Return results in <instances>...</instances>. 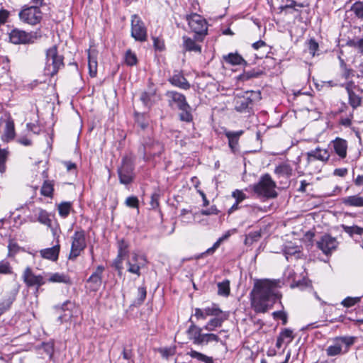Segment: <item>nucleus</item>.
<instances>
[{
  "label": "nucleus",
  "mask_w": 363,
  "mask_h": 363,
  "mask_svg": "<svg viewBox=\"0 0 363 363\" xmlns=\"http://www.w3.org/2000/svg\"><path fill=\"white\" fill-rule=\"evenodd\" d=\"M160 191H155L151 195V200L150 202V206L152 209H157L160 206Z\"/></svg>",
  "instance_id": "50"
},
{
  "label": "nucleus",
  "mask_w": 363,
  "mask_h": 363,
  "mask_svg": "<svg viewBox=\"0 0 363 363\" xmlns=\"http://www.w3.org/2000/svg\"><path fill=\"white\" fill-rule=\"evenodd\" d=\"M135 164L130 156H124L121 164L118 167L117 172L120 183L124 185L131 184L135 179Z\"/></svg>",
  "instance_id": "4"
},
{
  "label": "nucleus",
  "mask_w": 363,
  "mask_h": 363,
  "mask_svg": "<svg viewBox=\"0 0 363 363\" xmlns=\"http://www.w3.org/2000/svg\"><path fill=\"white\" fill-rule=\"evenodd\" d=\"M187 334L189 338L192 340L195 345H200L201 339L204 333H202V328L196 325L194 323H191V325L188 328Z\"/></svg>",
  "instance_id": "22"
},
{
  "label": "nucleus",
  "mask_w": 363,
  "mask_h": 363,
  "mask_svg": "<svg viewBox=\"0 0 363 363\" xmlns=\"http://www.w3.org/2000/svg\"><path fill=\"white\" fill-rule=\"evenodd\" d=\"M201 213L205 216L217 215L218 213V210L216 206H212L208 209L201 210Z\"/></svg>",
  "instance_id": "63"
},
{
  "label": "nucleus",
  "mask_w": 363,
  "mask_h": 363,
  "mask_svg": "<svg viewBox=\"0 0 363 363\" xmlns=\"http://www.w3.org/2000/svg\"><path fill=\"white\" fill-rule=\"evenodd\" d=\"M219 337L213 333H204L201 339V345H207L211 342H219Z\"/></svg>",
  "instance_id": "47"
},
{
  "label": "nucleus",
  "mask_w": 363,
  "mask_h": 363,
  "mask_svg": "<svg viewBox=\"0 0 363 363\" xmlns=\"http://www.w3.org/2000/svg\"><path fill=\"white\" fill-rule=\"evenodd\" d=\"M300 250L298 247H286L284 253L286 258L289 259V256L296 255L299 253Z\"/></svg>",
  "instance_id": "59"
},
{
  "label": "nucleus",
  "mask_w": 363,
  "mask_h": 363,
  "mask_svg": "<svg viewBox=\"0 0 363 363\" xmlns=\"http://www.w3.org/2000/svg\"><path fill=\"white\" fill-rule=\"evenodd\" d=\"M88 67L90 77H95L97 74V60L91 53L89 54Z\"/></svg>",
  "instance_id": "38"
},
{
  "label": "nucleus",
  "mask_w": 363,
  "mask_h": 363,
  "mask_svg": "<svg viewBox=\"0 0 363 363\" xmlns=\"http://www.w3.org/2000/svg\"><path fill=\"white\" fill-rule=\"evenodd\" d=\"M169 83L181 89L188 90L191 87V84L184 77L182 71L175 70L173 74L169 78Z\"/></svg>",
  "instance_id": "18"
},
{
  "label": "nucleus",
  "mask_w": 363,
  "mask_h": 363,
  "mask_svg": "<svg viewBox=\"0 0 363 363\" xmlns=\"http://www.w3.org/2000/svg\"><path fill=\"white\" fill-rule=\"evenodd\" d=\"M274 173L278 177L289 178L292 175L293 169L290 164L287 163H282L276 167Z\"/></svg>",
  "instance_id": "29"
},
{
  "label": "nucleus",
  "mask_w": 363,
  "mask_h": 363,
  "mask_svg": "<svg viewBox=\"0 0 363 363\" xmlns=\"http://www.w3.org/2000/svg\"><path fill=\"white\" fill-rule=\"evenodd\" d=\"M166 96L169 98V105L175 104L179 109L190 108L184 94L175 91H169Z\"/></svg>",
  "instance_id": "16"
},
{
  "label": "nucleus",
  "mask_w": 363,
  "mask_h": 363,
  "mask_svg": "<svg viewBox=\"0 0 363 363\" xmlns=\"http://www.w3.org/2000/svg\"><path fill=\"white\" fill-rule=\"evenodd\" d=\"M54 191V182L46 179L44 181L40 189V194L46 197L52 198Z\"/></svg>",
  "instance_id": "31"
},
{
  "label": "nucleus",
  "mask_w": 363,
  "mask_h": 363,
  "mask_svg": "<svg viewBox=\"0 0 363 363\" xmlns=\"http://www.w3.org/2000/svg\"><path fill=\"white\" fill-rule=\"evenodd\" d=\"M147 260L145 256L133 252L127 259V271L138 277L140 276V269L146 266Z\"/></svg>",
  "instance_id": "11"
},
{
  "label": "nucleus",
  "mask_w": 363,
  "mask_h": 363,
  "mask_svg": "<svg viewBox=\"0 0 363 363\" xmlns=\"http://www.w3.org/2000/svg\"><path fill=\"white\" fill-rule=\"evenodd\" d=\"M347 94L349 97V104L353 109H355L361 105L362 99L354 92L347 93Z\"/></svg>",
  "instance_id": "43"
},
{
  "label": "nucleus",
  "mask_w": 363,
  "mask_h": 363,
  "mask_svg": "<svg viewBox=\"0 0 363 363\" xmlns=\"http://www.w3.org/2000/svg\"><path fill=\"white\" fill-rule=\"evenodd\" d=\"M228 317V315L225 313L220 314L219 316H215L207 323L203 328L208 331H213L216 328L220 327Z\"/></svg>",
  "instance_id": "26"
},
{
  "label": "nucleus",
  "mask_w": 363,
  "mask_h": 363,
  "mask_svg": "<svg viewBox=\"0 0 363 363\" xmlns=\"http://www.w3.org/2000/svg\"><path fill=\"white\" fill-rule=\"evenodd\" d=\"M36 33H26L18 29H13L9 34L10 41L13 44L33 43L37 39Z\"/></svg>",
  "instance_id": "14"
},
{
  "label": "nucleus",
  "mask_w": 363,
  "mask_h": 363,
  "mask_svg": "<svg viewBox=\"0 0 363 363\" xmlns=\"http://www.w3.org/2000/svg\"><path fill=\"white\" fill-rule=\"evenodd\" d=\"M22 279L28 287H36L37 291L41 286L46 283L44 277L40 274H35L30 267H27L23 271Z\"/></svg>",
  "instance_id": "13"
},
{
  "label": "nucleus",
  "mask_w": 363,
  "mask_h": 363,
  "mask_svg": "<svg viewBox=\"0 0 363 363\" xmlns=\"http://www.w3.org/2000/svg\"><path fill=\"white\" fill-rule=\"evenodd\" d=\"M20 19L30 25H36L42 19V13L37 6L26 7L19 13Z\"/></svg>",
  "instance_id": "10"
},
{
  "label": "nucleus",
  "mask_w": 363,
  "mask_h": 363,
  "mask_svg": "<svg viewBox=\"0 0 363 363\" xmlns=\"http://www.w3.org/2000/svg\"><path fill=\"white\" fill-rule=\"evenodd\" d=\"M125 62L128 66H133L137 64L136 55L130 50H128L125 54Z\"/></svg>",
  "instance_id": "46"
},
{
  "label": "nucleus",
  "mask_w": 363,
  "mask_h": 363,
  "mask_svg": "<svg viewBox=\"0 0 363 363\" xmlns=\"http://www.w3.org/2000/svg\"><path fill=\"white\" fill-rule=\"evenodd\" d=\"M124 257H119V255H117V257L114 259L113 262V267L116 268V269L118 270V274L120 275L121 274L122 269H123V259Z\"/></svg>",
  "instance_id": "58"
},
{
  "label": "nucleus",
  "mask_w": 363,
  "mask_h": 363,
  "mask_svg": "<svg viewBox=\"0 0 363 363\" xmlns=\"http://www.w3.org/2000/svg\"><path fill=\"white\" fill-rule=\"evenodd\" d=\"M15 137L14 123L12 120H7L6 122L4 133L1 136L3 141L9 142Z\"/></svg>",
  "instance_id": "27"
},
{
  "label": "nucleus",
  "mask_w": 363,
  "mask_h": 363,
  "mask_svg": "<svg viewBox=\"0 0 363 363\" xmlns=\"http://www.w3.org/2000/svg\"><path fill=\"white\" fill-rule=\"evenodd\" d=\"M183 43L184 49L186 51H194L196 52H201V47L199 45L196 44L194 40L189 37H183Z\"/></svg>",
  "instance_id": "30"
},
{
  "label": "nucleus",
  "mask_w": 363,
  "mask_h": 363,
  "mask_svg": "<svg viewBox=\"0 0 363 363\" xmlns=\"http://www.w3.org/2000/svg\"><path fill=\"white\" fill-rule=\"evenodd\" d=\"M279 337L288 345L294 339L293 332L289 329H284L279 335Z\"/></svg>",
  "instance_id": "52"
},
{
  "label": "nucleus",
  "mask_w": 363,
  "mask_h": 363,
  "mask_svg": "<svg viewBox=\"0 0 363 363\" xmlns=\"http://www.w3.org/2000/svg\"><path fill=\"white\" fill-rule=\"evenodd\" d=\"M231 235V231L230 230H228L227 231L222 237H220L214 244L213 245L208 248L206 252H205V254H207V255H211L213 253H214V252L216 251V249H218L219 247V246L220 245V244L228 239V238Z\"/></svg>",
  "instance_id": "37"
},
{
  "label": "nucleus",
  "mask_w": 363,
  "mask_h": 363,
  "mask_svg": "<svg viewBox=\"0 0 363 363\" xmlns=\"http://www.w3.org/2000/svg\"><path fill=\"white\" fill-rule=\"evenodd\" d=\"M38 221L45 225H51L49 213L45 210L41 208L38 210Z\"/></svg>",
  "instance_id": "39"
},
{
  "label": "nucleus",
  "mask_w": 363,
  "mask_h": 363,
  "mask_svg": "<svg viewBox=\"0 0 363 363\" xmlns=\"http://www.w3.org/2000/svg\"><path fill=\"white\" fill-rule=\"evenodd\" d=\"M187 355L190 356L193 359H196L199 362L204 363H213L212 357H208L206 354L199 352L196 350H191L187 352Z\"/></svg>",
  "instance_id": "35"
},
{
  "label": "nucleus",
  "mask_w": 363,
  "mask_h": 363,
  "mask_svg": "<svg viewBox=\"0 0 363 363\" xmlns=\"http://www.w3.org/2000/svg\"><path fill=\"white\" fill-rule=\"evenodd\" d=\"M359 301H360V298H359V297L352 298V297L348 296L342 301L341 304L345 307L349 308V307H352V306H354Z\"/></svg>",
  "instance_id": "54"
},
{
  "label": "nucleus",
  "mask_w": 363,
  "mask_h": 363,
  "mask_svg": "<svg viewBox=\"0 0 363 363\" xmlns=\"http://www.w3.org/2000/svg\"><path fill=\"white\" fill-rule=\"evenodd\" d=\"M104 271V267L99 265L96 269L87 279V284H89V289L91 291H97L102 284V274Z\"/></svg>",
  "instance_id": "15"
},
{
  "label": "nucleus",
  "mask_w": 363,
  "mask_h": 363,
  "mask_svg": "<svg viewBox=\"0 0 363 363\" xmlns=\"http://www.w3.org/2000/svg\"><path fill=\"white\" fill-rule=\"evenodd\" d=\"M161 356L166 359H168L170 357H172L176 353V347L172 346L169 347H160L157 350Z\"/></svg>",
  "instance_id": "41"
},
{
  "label": "nucleus",
  "mask_w": 363,
  "mask_h": 363,
  "mask_svg": "<svg viewBox=\"0 0 363 363\" xmlns=\"http://www.w3.org/2000/svg\"><path fill=\"white\" fill-rule=\"evenodd\" d=\"M147 291L145 286H140L138 289V298L136 300V303L140 305L143 303L146 298Z\"/></svg>",
  "instance_id": "55"
},
{
  "label": "nucleus",
  "mask_w": 363,
  "mask_h": 363,
  "mask_svg": "<svg viewBox=\"0 0 363 363\" xmlns=\"http://www.w3.org/2000/svg\"><path fill=\"white\" fill-rule=\"evenodd\" d=\"M12 272V267L9 261L6 259L0 261V274H11Z\"/></svg>",
  "instance_id": "49"
},
{
  "label": "nucleus",
  "mask_w": 363,
  "mask_h": 363,
  "mask_svg": "<svg viewBox=\"0 0 363 363\" xmlns=\"http://www.w3.org/2000/svg\"><path fill=\"white\" fill-rule=\"evenodd\" d=\"M272 316L274 319H281L283 325L287 323V313L284 311H274L272 313Z\"/></svg>",
  "instance_id": "56"
},
{
  "label": "nucleus",
  "mask_w": 363,
  "mask_h": 363,
  "mask_svg": "<svg viewBox=\"0 0 363 363\" xmlns=\"http://www.w3.org/2000/svg\"><path fill=\"white\" fill-rule=\"evenodd\" d=\"M315 245L318 250L328 257L337 249L339 242L336 238L333 237L330 234L324 233L318 238L315 241Z\"/></svg>",
  "instance_id": "7"
},
{
  "label": "nucleus",
  "mask_w": 363,
  "mask_h": 363,
  "mask_svg": "<svg viewBox=\"0 0 363 363\" xmlns=\"http://www.w3.org/2000/svg\"><path fill=\"white\" fill-rule=\"evenodd\" d=\"M276 183L269 174L261 177L259 182L254 185L253 190L258 196L265 198H275L277 193L275 191Z\"/></svg>",
  "instance_id": "5"
},
{
  "label": "nucleus",
  "mask_w": 363,
  "mask_h": 363,
  "mask_svg": "<svg viewBox=\"0 0 363 363\" xmlns=\"http://www.w3.org/2000/svg\"><path fill=\"white\" fill-rule=\"evenodd\" d=\"M342 230L348 234L350 237L354 235H362L363 234V228L358 225L349 226L345 224L341 225Z\"/></svg>",
  "instance_id": "34"
},
{
  "label": "nucleus",
  "mask_w": 363,
  "mask_h": 363,
  "mask_svg": "<svg viewBox=\"0 0 363 363\" xmlns=\"http://www.w3.org/2000/svg\"><path fill=\"white\" fill-rule=\"evenodd\" d=\"M127 206L130 208H138L139 201L138 199L135 196H128L125 201Z\"/></svg>",
  "instance_id": "57"
},
{
  "label": "nucleus",
  "mask_w": 363,
  "mask_h": 363,
  "mask_svg": "<svg viewBox=\"0 0 363 363\" xmlns=\"http://www.w3.org/2000/svg\"><path fill=\"white\" fill-rule=\"evenodd\" d=\"M259 76V74L255 71H249L245 72L242 74L240 75V78L242 80H248L250 79L257 77Z\"/></svg>",
  "instance_id": "62"
},
{
  "label": "nucleus",
  "mask_w": 363,
  "mask_h": 363,
  "mask_svg": "<svg viewBox=\"0 0 363 363\" xmlns=\"http://www.w3.org/2000/svg\"><path fill=\"white\" fill-rule=\"evenodd\" d=\"M48 281L52 283H65L68 284L70 282L69 276L64 273H53L50 274Z\"/></svg>",
  "instance_id": "32"
},
{
  "label": "nucleus",
  "mask_w": 363,
  "mask_h": 363,
  "mask_svg": "<svg viewBox=\"0 0 363 363\" xmlns=\"http://www.w3.org/2000/svg\"><path fill=\"white\" fill-rule=\"evenodd\" d=\"M318 43L314 39H311L308 41V50L309 52L312 55H315V53L318 50Z\"/></svg>",
  "instance_id": "60"
},
{
  "label": "nucleus",
  "mask_w": 363,
  "mask_h": 363,
  "mask_svg": "<svg viewBox=\"0 0 363 363\" xmlns=\"http://www.w3.org/2000/svg\"><path fill=\"white\" fill-rule=\"evenodd\" d=\"M330 144L340 159H345L347 157V142L345 140L336 138Z\"/></svg>",
  "instance_id": "21"
},
{
  "label": "nucleus",
  "mask_w": 363,
  "mask_h": 363,
  "mask_svg": "<svg viewBox=\"0 0 363 363\" xmlns=\"http://www.w3.org/2000/svg\"><path fill=\"white\" fill-rule=\"evenodd\" d=\"M131 35L135 40L146 41L147 34V29L138 15H133L131 18Z\"/></svg>",
  "instance_id": "12"
},
{
  "label": "nucleus",
  "mask_w": 363,
  "mask_h": 363,
  "mask_svg": "<svg viewBox=\"0 0 363 363\" xmlns=\"http://www.w3.org/2000/svg\"><path fill=\"white\" fill-rule=\"evenodd\" d=\"M182 112L179 114V118L182 121L191 122L193 119L192 114L190 111V108L179 109Z\"/></svg>",
  "instance_id": "53"
},
{
  "label": "nucleus",
  "mask_w": 363,
  "mask_h": 363,
  "mask_svg": "<svg viewBox=\"0 0 363 363\" xmlns=\"http://www.w3.org/2000/svg\"><path fill=\"white\" fill-rule=\"evenodd\" d=\"M261 238L260 231L250 232L245 236V244L252 245L254 242H257Z\"/></svg>",
  "instance_id": "44"
},
{
  "label": "nucleus",
  "mask_w": 363,
  "mask_h": 363,
  "mask_svg": "<svg viewBox=\"0 0 363 363\" xmlns=\"http://www.w3.org/2000/svg\"><path fill=\"white\" fill-rule=\"evenodd\" d=\"M60 245L57 243L52 247L45 248L40 251V254L44 259L56 261L58 259Z\"/></svg>",
  "instance_id": "23"
},
{
  "label": "nucleus",
  "mask_w": 363,
  "mask_h": 363,
  "mask_svg": "<svg viewBox=\"0 0 363 363\" xmlns=\"http://www.w3.org/2000/svg\"><path fill=\"white\" fill-rule=\"evenodd\" d=\"M118 255L119 257H126L128 254V245L124 240L118 242Z\"/></svg>",
  "instance_id": "45"
},
{
  "label": "nucleus",
  "mask_w": 363,
  "mask_h": 363,
  "mask_svg": "<svg viewBox=\"0 0 363 363\" xmlns=\"http://www.w3.org/2000/svg\"><path fill=\"white\" fill-rule=\"evenodd\" d=\"M343 86L345 88L347 93L354 92V91L357 89V86L353 81L346 82Z\"/></svg>",
  "instance_id": "64"
},
{
  "label": "nucleus",
  "mask_w": 363,
  "mask_h": 363,
  "mask_svg": "<svg viewBox=\"0 0 363 363\" xmlns=\"http://www.w3.org/2000/svg\"><path fill=\"white\" fill-rule=\"evenodd\" d=\"M347 44L350 47L357 49L361 52H363V38L350 40Z\"/></svg>",
  "instance_id": "51"
},
{
  "label": "nucleus",
  "mask_w": 363,
  "mask_h": 363,
  "mask_svg": "<svg viewBox=\"0 0 363 363\" xmlns=\"http://www.w3.org/2000/svg\"><path fill=\"white\" fill-rule=\"evenodd\" d=\"M355 337L352 336H340L333 340V342L325 350L328 357H334L346 354L350 347L354 345Z\"/></svg>",
  "instance_id": "2"
},
{
  "label": "nucleus",
  "mask_w": 363,
  "mask_h": 363,
  "mask_svg": "<svg viewBox=\"0 0 363 363\" xmlns=\"http://www.w3.org/2000/svg\"><path fill=\"white\" fill-rule=\"evenodd\" d=\"M192 32L198 35L207 34L208 24L204 18L197 13H191L186 17Z\"/></svg>",
  "instance_id": "9"
},
{
  "label": "nucleus",
  "mask_w": 363,
  "mask_h": 363,
  "mask_svg": "<svg viewBox=\"0 0 363 363\" xmlns=\"http://www.w3.org/2000/svg\"><path fill=\"white\" fill-rule=\"evenodd\" d=\"M164 150L162 144L150 138L144 145L145 155L148 157L160 156Z\"/></svg>",
  "instance_id": "17"
},
{
  "label": "nucleus",
  "mask_w": 363,
  "mask_h": 363,
  "mask_svg": "<svg viewBox=\"0 0 363 363\" xmlns=\"http://www.w3.org/2000/svg\"><path fill=\"white\" fill-rule=\"evenodd\" d=\"M86 247L85 232L82 230L75 231L72 237V245L69 259L75 260Z\"/></svg>",
  "instance_id": "8"
},
{
  "label": "nucleus",
  "mask_w": 363,
  "mask_h": 363,
  "mask_svg": "<svg viewBox=\"0 0 363 363\" xmlns=\"http://www.w3.org/2000/svg\"><path fill=\"white\" fill-rule=\"evenodd\" d=\"M72 208V204L70 202H62L58 206V212L59 215L62 218H67L69 213Z\"/></svg>",
  "instance_id": "40"
},
{
  "label": "nucleus",
  "mask_w": 363,
  "mask_h": 363,
  "mask_svg": "<svg viewBox=\"0 0 363 363\" xmlns=\"http://www.w3.org/2000/svg\"><path fill=\"white\" fill-rule=\"evenodd\" d=\"M351 11L355 14V16L363 21V2L357 1L352 4Z\"/></svg>",
  "instance_id": "42"
},
{
  "label": "nucleus",
  "mask_w": 363,
  "mask_h": 363,
  "mask_svg": "<svg viewBox=\"0 0 363 363\" xmlns=\"http://www.w3.org/2000/svg\"><path fill=\"white\" fill-rule=\"evenodd\" d=\"M218 294L222 296L227 297L230 294V281L225 279L221 282H218Z\"/></svg>",
  "instance_id": "36"
},
{
  "label": "nucleus",
  "mask_w": 363,
  "mask_h": 363,
  "mask_svg": "<svg viewBox=\"0 0 363 363\" xmlns=\"http://www.w3.org/2000/svg\"><path fill=\"white\" fill-rule=\"evenodd\" d=\"M205 313L208 316H219L223 312L215 304L211 307L205 308Z\"/></svg>",
  "instance_id": "48"
},
{
  "label": "nucleus",
  "mask_w": 363,
  "mask_h": 363,
  "mask_svg": "<svg viewBox=\"0 0 363 363\" xmlns=\"http://www.w3.org/2000/svg\"><path fill=\"white\" fill-rule=\"evenodd\" d=\"M224 61L231 65H247V61L238 52H230L223 57Z\"/></svg>",
  "instance_id": "24"
},
{
  "label": "nucleus",
  "mask_w": 363,
  "mask_h": 363,
  "mask_svg": "<svg viewBox=\"0 0 363 363\" xmlns=\"http://www.w3.org/2000/svg\"><path fill=\"white\" fill-rule=\"evenodd\" d=\"M308 164L312 163L315 160H319L323 162H326L330 158V154L326 149H321L316 147L306 152Z\"/></svg>",
  "instance_id": "19"
},
{
  "label": "nucleus",
  "mask_w": 363,
  "mask_h": 363,
  "mask_svg": "<svg viewBox=\"0 0 363 363\" xmlns=\"http://www.w3.org/2000/svg\"><path fill=\"white\" fill-rule=\"evenodd\" d=\"M16 292H12L0 301V315L9 311L16 300Z\"/></svg>",
  "instance_id": "28"
},
{
  "label": "nucleus",
  "mask_w": 363,
  "mask_h": 363,
  "mask_svg": "<svg viewBox=\"0 0 363 363\" xmlns=\"http://www.w3.org/2000/svg\"><path fill=\"white\" fill-rule=\"evenodd\" d=\"M342 203L345 206L361 208L363 207V196L359 194L342 198Z\"/></svg>",
  "instance_id": "25"
},
{
  "label": "nucleus",
  "mask_w": 363,
  "mask_h": 363,
  "mask_svg": "<svg viewBox=\"0 0 363 363\" xmlns=\"http://www.w3.org/2000/svg\"><path fill=\"white\" fill-rule=\"evenodd\" d=\"M232 196L235 199V201L239 203L246 199V195L242 191L239 190H235L233 191Z\"/></svg>",
  "instance_id": "61"
},
{
  "label": "nucleus",
  "mask_w": 363,
  "mask_h": 363,
  "mask_svg": "<svg viewBox=\"0 0 363 363\" xmlns=\"http://www.w3.org/2000/svg\"><path fill=\"white\" fill-rule=\"evenodd\" d=\"M244 131L240 130L238 131L225 130L224 135L228 140V146L233 153L239 152V140L243 135Z\"/></svg>",
  "instance_id": "20"
},
{
  "label": "nucleus",
  "mask_w": 363,
  "mask_h": 363,
  "mask_svg": "<svg viewBox=\"0 0 363 363\" xmlns=\"http://www.w3.org/2000/svg\"><path fill=\"white\" fill-rule=\"evenodd\" d=\"M255 94L253 91H246L242 95H237L234 99L235 110L240 113L247 114L253 113V99Z\"/></svg>",
  "instance_id": "6"
},
{
  "label": "nucleus",
  "mask_w": 363,
  "mask_h": 363,
  "mask_svg": "<svg viewBox=\"0 0 363 363\" xmlns=\"http://www.w3.org/2000/svg\"><path fill=\"white\" fill-rule=\"evenodd\" d=\"M281 287L279 279H255L250 293V304L257 313H264L272 308L277 301L281 304L282 295L279 291Z\"/></svg>",
  "instance_id": "1"
},
{
  "label": "nucleus",
  "mask_w": 363,
  "mask_h": 363,
  "mask_svg": "<svg viewBox=\"0 0 363 363\" xmlns=\"http://www.w3.org/2000/svg\"><path fill=\"white\" fill-rule=\"evenodd\" d=\"M64 65L63 57L58 55L57 48L53 45L46 51L45 74L54 76L61 67Z\"/></svg>",
  "instance_id": "3"
},
{
  "label": "nucleus",
  "mask_w": 363,
  "mask_h": 363,
  "mask_svg": "<svg viewBox=\"0 0 363 363\" xmlns=\"http://www.w3.org/2000/svg\"><path fill=\"white\" fill-rule=\"evenodd\" d=\"M73 307V304L70 301L65 302L62 307V310L64 313L59 316V319L61 322L68 321L72 316L71 308Z\"/></svg>",
  "instance_id": "33"
}]
</instances>
